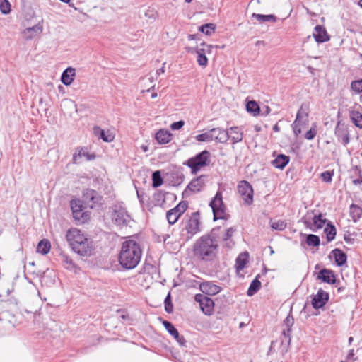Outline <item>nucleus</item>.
I'll return each mask as SVG.
<instances>
[{"label":"nucleus","mask_w":362,"mask_h":362,"mask_svg":"<svg viewBox=\"0 0 362 362\" xmlns=\"http://www.w3.org/2000/svg\"><path fill=\"white\" fill-rule=\"evenodd\" d=\"M220 229V227L214 228L209 233L201 236L195 241L192 247V252L196 259L204 262H211L218 257Z\"/></svg>","instance_id":"nucleus-1"},{"label":"nucleus","mask_w":362,"mask_h":362,"mask_svg":"<svg viewBox=\"0 0 362 362\" xmlns=\"http://www.w3.org/2000/svg\"><path fill=\"white\" fill-rule=\"evenodd\" d=\"M142 250L135 240H127L122 243L118 255L119 265L124 270L136 268L141 261Z\"/></svg>","instance_id":"nucleus-2"},{"label":"nucleus","mask_w":362,"mask_h":362,"mask_svg":"<svg viewBox=\"0 0 362 362\" xmlns=\"http://www.w3.org/2000/svg\"><path fill=\"white\" fill-rule=\"evenodd\" d=\"M66 238L74 252L83 257L90 256L93 254L94 250L93 240L79 229L72 228L68 230Z\"/></svg>","instance_id":"nucleus-3"},{"label":"nucleus","mask_w":362,"mask_h":362,"mask_svg":"<svg viewBox=\"0 0 362 362\" xmlns=\"http://www.w3.org/2000/svg\"><path fill=\"white\" fill-rule=\"evenodd\" d=\"M195 139L199 142H211L215 141L217 143L226 144L229 139V132L222 128L216 127L208 132L197 135Z\"/></svg>","instance_id":"nucleus-4"},{"label":"nucleus","mask_w":362,"mask_h":362,"mask_svg":"<svg viewBox=\"0 0 362 362\" xmlns=\"http://www.w3.org/2000/svg\"><path fill=\"white\" fill-rule=\"evenodd\" d=\"M210 156L211 153L209 151L204 150L195 156L189 158L184 164L191 169L192 174H197L202 168L209 165Z\"/></svg>","instance_id":"nucleus-5"},{"label":"nucleus","mask_w":362,"mask_h":362,"mask_svg":"<svg viewBox=\"0 0 362 362\" xmlns=\"http://www.w3.org/2000/svg\"><path fill=\"white\" fill-rule=\"evenodd\" d=\"M112 220L119 226H126L132 218L126 208L122 204H117L112 208Z\"/></svg>","instance_id":"nucleus-6"},{"label":"nucleus","mask_w":362,"mask_h":362,"mask_svg":"<svg viewBox=\"0 0 362 362\" xmlns=\"http://www.w3.org/2000/svg\"><path fill=\"white\" fill-rule=\"evenodd\" d=\"M81 202L90 209H94L103 204V197L92 189H85L83 191Z\"/></svg>","instance_id":"nucleus-7"},{"label":"nucleus","mask_w":362,"mask_h":362,"mask_svg":"<svg viewBox=\"0 0 362 362\" xmlns=\"http://www.w3.org/2000/svg\"><path fill=\"white\" fill-rule=\"evenodd\" d=\"M209 206L211 207L214 214V220L226 219V206L223 202L222 193L218 191L210 202Z\"/></svg>","instance_id":"nucleus-8"},{"label":"nucleus","mask_w":362,"mask_h":362,"mask_svg":"<svg viewBox=\"0 0 362 362\" xmlns=\"http://www.w3.org/2000/svg\"><path fill=\"white\" fill-rule=\"evenodd\" d=\"M200 214L199 211L192 213L189 219L185 222L183 230L187 233V239H191L200 231Z\"/></svg>","instance_id":"nucleus-9"},{"label":"nucleus","mask_w":362,"mask_h":362,"mask_svg":"<svg viewBox=\"0 0 362 362\" xmlns=\"http://www.w3.org/2000/svg\"><path fill=\"white\" fill-rule=\"evenodd\" d=\"M238 190L244 203L247 205H251L253 202V189L249 182L243 180L238 183Z\"/></svg>","instance_id":"nucleus-10"},{"label":"nucleus","mask_w":362,"mask_h":362,"mask_svg":"<svg viewBox=\"0 0 362 362\" xmlns=\"http://www.w3.org/2000/svg\"><path fill=\"white\" fill-rule=\"evenodd\" d=\"M194 300L199 303L200 309L205 315H210L213 313L214 303L211 298L199 293L195 295Z\"/></svg>","instance_id":"nucleus-11"},{"label":"nucleus","mask_w":362,"mask_h":362,"mask_svg":"<svg viewBox=\"0 0 362 362\" xmlns=\"http://www.w3.org/2000/svg\"><path fill=\"white\" fill-rule=\"evenodd\" d=\"M334 134L338 141L341 142L343 145L346 146L350 142L349 127L341 121L337 122Z\"/></svg>","instance_id":"nucleus-12"},{"label":"nucleus","mask_w":362,"mask_h":362,"mask_svg":"<svg viewBox=\"0 0 362 362\" xmlns=\"http://www.w3.org/2000/svg\"><path fill=\"white\" fill-rule=\"evenodd\" d=\"M84 157L86 160L90 161L95 159L96 156L94 153H89L86 147H78L72 157V163L78 164L81 163L82 158Z\"/></svg>","instance_id":"nucleus-13"},{"label":"nucleus","mask_w":362,"mask_h":362,"mask_svg":"<svg viewBox=\"0 0 362 362\" xmlns=\"http://www.w3.org/2000/svg\"><path fill=\"white\" fill-rule=\"evenodd\" d=\"M328 300L329 293L320 288L317 294L313 296L311 303L315 309H319L324 307Z\"/></svg>","instance_id":"nucleus-14"},{"label":"nucleus","mask_w":362,"mask_h":362,"mask_svg":"<svg viewBox=\"0 0 362 362\" xmlns=\"http://www.w3.org/2000/svg\"><path fill=\"white\" fill-rule=\"evenodd\" d=\"M328 222L322 214H319L313 216L312 223L306 220L304 221V223L307 228H309L313 232H316L319 229L322 228L325 224Z\"/></svg>","instance_id":"nucleus-15"},{"label":"nucleus","mask_w":362,"mask_h":362,"mask_svg":"<svg viewBox=\"0 0 362 362\" xmlns=\"http://www.w3.org/2000/svg\"><path fill=\"white\" fill-rule=\"evenodd\" d=\"M163 325L165 327V329L168 332V333L174 337V339L180 344L181 346H185L186 340L183 336H180L177 329L174 327V325L169 321L163 320Z\"/></svg>","instance_id":"nucleus-16"},{"label":"nucleus","mask_w":362,"mask_h":362,"mask_svg":"<svg viewBox=\"0 0 362 362\" xmlns=\"http://www.w3.org/2000/svg\"><path fill=\"white\" fill-rule=\"evenodd\" d=\"M317 279L321 280L322 282L335 284L337 282L336 276L332 270L328 269H321L317 274Z\"/></svg>","instance_id":"nucleus-17"},{"label":"nucleus","mask_w":362,"mask_h":362,"mask_svg":"<svg viewBox=\"0 0 362 362\" xmlns=\"http://www.w3.org/2000/svg\"><path fill=\"white\" fill-rule=\"evenodd\" d=\"M294 324V318L291 315H288L284 321V325L286 327L282 331V337L284 338H281V343L284 342V340H287L288 344L291 342V327Z\"/></svg>","instance_id":"nucleus-18"},{"label":"nucleus","mask_w":362,"mask_h":362,"mask_svg":"<svg viewBox=\"0 0 362 362\" xmlns=\"http://www.w3.org/2000/svg\"><path fill=\"white\" fill-rule=\"evenodd\" d=\"M313 35L317 43H322L329 40V36L326 29L322 25H316L314 28Z\"/></svg>","instance_id":"nucleus-19"},{"label":"nucleus","mask_w":362,"mask_h":362,"mask_svg":"<svg viewBox=\"0 0 362 362\" xmlns=\"http://www.w3.org/2000/svg\"><path fill=\"white\" fill-rule=\"evenodd\" d=\"M199 288L202 293L209 296L216 295L221 290L220 286L209 281L200 284Z\"/></svg>","instance_id":"nucleus-20"},{"label":"nucleus","mask_w":362,"mask_h":362,"mask_svg":"<svg viewBox=\"0 0 362 362\" xmlns=\"http://www.w3.org/2000/svg\"><path fill=\"white\" fill-rule=\"evenodd\" d=\"M206 177L205 175H201L193 179L187 185V188L193 192H200L205 185Z\"/></svg>","instance_id":"nucleus-21"},{"label":"nucleus","mask_w":362,"mask_h":362,"mask_svg":"<svg viewBox=\"0 0 362 362\" xmlns=\"http://www.w3.org/2000/svg\"><path fill=\"white\" fill-rule=\"evenodd\" d=\"M226 131L229 132V139L233 144L240 142L243 139V132L239 127H231Z\"/></svg>","instance_id":"nucleus-22"},{"label":"nucleus","mask_w":362,"mask_h":362,"mask_svg":"<svg viewBox=\"0 0 362 362\" xmlns=\"http://www.w3.org/2000/svg\"><path fill=\"white\" fill-rule=\"evenodd\" d=\"M309 114V107L308 105L302 104L300 109L298 110L296 117V123L306 124L308 122V117Z\"/></svg>","instance_id":"nucleus-23"},{"label":"nucleus","mask_w":362,"mask_h":362,"mask_svg":"<svg viewBox=\"0 0 362 362\" xmlns=\"http://www.w3.org/2000/svg\"><path fill=\"white\" fill-rule=\"evenodd\" d=\"M236 231V227H230L225 230L222 240L225 243V245L228 248L230 249L235 245V242L232 240V237Z\"/></svg>","instance_id":"nucleus-24"},{"label":"nucleus","mask_w":362,"mask_h":362,"mask_svg":"<svg viewBox=\"0 0 362 362\" xmlns=\"http://www.w3.org/2000/svg\"><path fill=\"white\" fill-rule=\"evenodd\" d=\"M331 253L332 254L335 264L338 267H341L346 264L347 260V256L344 252L339 248L334 249Z\"/></svg>","instance_id":"nucleus-25"},{"label":"nucleus","mask_w":362,"mask_h":362,"mask_svg":"<svg viewBox=\"0 0 362 362\" xmlns=\"http://www.w3.org/2000/svg\"><path fill=\"white\" fill-rule=\"evenodd\" d=\"M75 74V69L69 67L63 71L61 81L65 86H69L73 82Z\"/></svg>","instance_id":"nucleus-26"},{"label":"nucleus","mask_w":362,"mask_h":362,"mask_svg":"<svg viewBox=\"0 0 362 362\" xmlns=\"http://www.w3.org/2000/svg\"><path fill=\"white\" fill-rule=\"evenodd\" d=\"M290 157L284 154H279L272 160V163L274 167L283 170L289 163Z\"/></svg>","instance_id":"nucleus-27"},{"label":"nucleus","mask_w":362,"mask_h":362,"mask_svg":"<svg viewBox=\"0 0 362 362\" xmlns=\"http://www.w3.org/2000/svg\"><path fill=\"white\" fill-rule=\"evenodd\" d=\"M42 31V27L40 25H35L33 27H29L26 28L23 33V37L26 40H31L37 35L41 33Z\"/></svg>","instance_id":"nucleus-28"},{"label":"nucleus","mask_w":362,"mask_h":362,"mask_svg":"<svg viewBox=\"0 0 362 362\" xmlns=\"http://www.w3.org/2000/svg\"><path fill=\"white\" fill-rule=\"evenodd\" d=\"M172 134L165 129H160L155 135V139L160 144H165L170 141Z\"/></svg>","instance_id":"nucleus-29"},{"label":"nucleus","mask_w":362,"mask_h":362,"mask_svg":"<svg viewBox=\"0 0 362 362\" xmlns=\"http://www.w3.org/2000/svg\"><path fill=\"white\" fill-rule=\"evenodd\" d=\"M60 258L64 267L68 270L76 272V266L73 259L66 254L62 253Z\"/></svg>","instance_id":"nucleus-30"},{"label":"nucleus","mask_w":362,"mask_h":362,"mask_svg":"<svg viewBox=\"0 0 362 362\" xmlns=\"http://www.w3.org/2000/svg\"><path fill=\"white\" fill-rule=\"evenodd\" d=\"M252 18H255L259 23H263L264 22L274 23L277 20L276 16L273 14L264 15L254 13L252 14Z\"/></svg>","instance_id":"nucleus-31"},{"label":"nucleus","mask_w":362,"mask_h":362,"mask_svg":"<svg viewBox=\"0 0 362 362\" xmlns=\"http://www.w3.org/2000/svg\"><path fill=\"white\" fill-rule=\"evenodd\" d=\"M248 253L247 252L238 255L235 260V268L238 272L243 270L247 262Z\"/></svg>","instance_id":"nucleus-32"},{"label":"nucleus","mask_w":362,"mask_h":362,"mask_svg":"<svg viewBox=\"0 0 362 362\" xmlns=\"http://www.w3.org/2000/svg\"><path fill=\"white\" fill-rule=\"evenodd\" d=\"M94 133L95 134H99L100 138L102 139L105 142H111L114 140L115 138L114 135L109 131L105 132V130L98 127L94 128Z\"/></svg>","instance_id":"nucleus-33"},{"label":"nucleus","mask_w":362,"mask_h":362,"mask_svg":"<svg viewBox=\"0 0 362 362\" xmlns=\"http://www.w3.org/2000/svg\"><path fill=\"white\" fill-rule=\"evenodd\" d=\"M190 50H195L197 54V61L199 65L202 66H206L208 64V59L205 54V50L203 48L194 49L191 48Z\"/></svg>","instance_id":"nucleus-34"},{"label":"nucleus","mask_w":362,"mask_h":362,"mask_svg":"<svg viewBox=\"0 0 362 362\" xmlns=\"http://www.w3.org/2000/svg\"><path fill=\"white\" fill-rule=\"evenodd\" d=\"M51 244L47 239H42L37 246V252L42 255H47L50 251Z\"/></svg>","instance_id":"nucleus-35"},{"label":"nucleus","mask_w":362,"mask_h":362,"mask_svg":"<svg viewBox=\"0 0 362 362\" xmlns=\"http://www.w3.org/2000/svg\"><path fill=\"white\" fill-rule=\"evenodd\" d=\"M259 276V275H258L256 278H255L250 283V287L247 291V295L248 296H253L255 293H256L260 289L261 282L258 279Z\"/></svg>","instance_id":"nucleus-36"},{"label":"nucleus","mask_w":362,"mask_h":362,"mask_svg":"<svg viewBox=\"0 0 362 362\" xmlns=\"http://www.w3.org/2000/svg\"><path fill=\"white\" fill-rule=\"evenodd\" d=\"M362 215V209L356 204H352L350 206V216L354 222H356Z\"/></svg>","instance_id":"nucleus-37"},{"label":"nucleus","mask_w":362,"mask_h":362,"mask_svg":"<svg viewBox=\"0 0 362 362\" xmlns=\"http://www.w3.org/2000/svg\"><path fill=\"white\" fill-rule=\"evenodd\" d=\"M324 232L326 234V238L328 242L334 239L337 233L336 228L331 222H328L327 223V227L325 228Z\"/></svg>","instance_id":"nucleus-38"},{"label":"nucleus","mask_w":362,"mask_h":362,"mask_svg":"<svg viewBox=\"0 0 362 362\" xmlns=\"http://www.w3.org/2000/svg\"><path fill=\"white\" fill-rule=\"evenodd\" d=\"M246 110L248 112H250L254 116L258 115L260 112L259 106L255 100L248 101L247 103Z\"/></svg>","instance_id":"nucleus-39"},{"label":"nucleus","mask_w":362,"mask_h":362,"mask_svg":"<svg viewBox=\"0 0 362 362\" xmlns=\"http://www.w3.org/2000/svg\"><path fill=\"white\" fill-rule=\"evenodd\" d=\"M350 118L352 122L357 127L362 129V114L358 111H351L350 112Z\"/></svg>","instance_id":"nucleus-40"},{"label":"nucleus","mask_w":362,"mask_h":362,"mask_svg":"<svg viewBox=\"0 0 362 362\" xmlns=\"http://www.w3.org/2000/svg\"><path fill=\"white\" fill-rule=\"evenodd\" d=\"M351 173V177H357L356 179L353 180V184H354L355 185H361L362 183L361 170L358 166H355L352 169Z\"/></svg>","instance_id":"nucleus-41"},{"label":"nucleus","mask_w":362,"mask_h":362,"mask_svg":"<svg viewBox=\"0 0 362 362\" xmlns=\"http://www.w3.org/2000/svg\"><path fill=\"white\" fill-rule=\"evenodd\" d=\"M163 182V180L161 176L160 172L159 170L153 172L152 174V186L156 188L161 186Z\"/></svg>","instance_id":"nucleus-42"},{"label":"nucleus","mask_w":362,"mask_h":362,"mask_svg":"<svg viewBox=\"0 0 362 362\" xmlns=\"http://www.w3.org/2000/svg\"><path fill=\"white\" fill-rule=\"evenodd\" d=\"M144 16L150 22H154L158 17V13L154 8L148 7L146 10Z\"/></svg>","instance_id":"nucleus-43"},{"label":"nucleus","mask_w":362,"mask_h":362,"mask_svg":"<svg viewBox=\"0 0 362 362\" xmlns=\"http://www.w3.org/2000/svg\"><path fill=\"white\" fill-rule=\"evenodd\" d=\"M305 243L309 246L317 247L320 244V239L316 235L309 234L306 236Z\"/></svg>","instance_id":"nucleus-44"},{"label":"nucleus","mask_w":362,"mask_h":362,"mask_svg":"<svg viewBox=\"0 0 362 362\" xmlns=\"http://www.w3.org/2000/svg\"><path fill=\"white\" fill-rule=\"evenodd\" d=\"M270 226L274 230L281 231L287 227V223L283 220L271 221Z\"/></svg>","instance_id":"nucleus-45"},{"label":"nucleus","mask_w":362,"mask_h":362,"mask_svg":"<svg viewBox=\"0 0 362 362\" xmlns=\"http://www.w3.org/2000/svg\"><path fill=\"white\" fill-rule=\"evenodd\" d=\"M215 29L216 25L214 23H206L199 28V30L206 35H211Z\"/></svg>","instance_id":"nucleus-46"},{"label":"nucleus","mask_w":362,"mask_h":362,"mask_svg":"<svg viewBox=\"0 0 362 362\" xmlns=\"http://www.w3.org/2000/svg\"><path fill=\"white\" fill-rule=\"evenodd\" d=\"M72 214L74 219L80 221L82 223H85L88 218V215L86 212H83V209L78 210L77 211H74Z\"/></svg>","instance_id":"nucleus-47"},{"label":"nucleus","mask_w":362,"mask_h":362,"mask_svg":"<svg viewBox=\"0 0 362 362\" xmlns=\"http://www.w3.org/2000/svg\"><path fill=\"white\" fill-rule=\"evenodd\" d=\"M180 216L172 209L167 211L166 218L170 225L175 224Z\"/></svg>","instance_id":"nucleus-48"},{"label":"nucleus","mask_w":362,"mask_h":362,"mask_svg":"<svg viewBox=\"0 0 362 362\" xmlns=\"http://www.w3.org/2000/svg\"><path fill=\"white\" fill-rule=\"evenodd\" d=\"M187 202L182 201L173 209L175 211V212H177L178 216H180L182 214L185 212V211L187 209Z\"/></svg>","instance_id":"nucleus-49"},{"label":"nucleus","mask_w":362,"mask_h":362,"mask_svg":"<svg viewBox=\"0 0 362 362\" xmlns=\"http://www.w3.org/2000/svg\"><path fill=\"white\" fill-rule=\"evenodd\" d=\"M0 11L3 14H8L11 11V4L8 0H0Z\"/></svg>","instance_id":"nucleus-50"},{"label":"nucleus","mask_w":362,"mask_h":362,"mask_svg":"<svg viewBox=\"0 0 362 362\" xmlns=\"http://www.w3.org/2000/svg\"><path fill=\"white\" fill-rule=\"evenodd\" d=\"M164 303H165V310L168 313H173V303H172L171 296H170V293L165 297V299L164 300Z\"/></svg>","instance_id":"nucleus-51"},{"label":"nucleus","mask_w":362,"mask_h":362,"mask_svg":"<svg viewBox=\"0 0 362 362\" xmlns=\"http://www.w3.org/2000/svg\"><path fill=\"white\" fill-rule=\"evenodd\" d=\"M333 176L334 172L329 170L324 171L320 174V178L325 182H331Z\"/></svg>","instance_id":"nucleus-52"},{"label":"nucleus","mask_w":362,"mask_h":362,"mask_svg":"<svg viewBox=\"0 0 362 362\" xmlns=\"http://www.w3.org/2000/svg\"><path fill=\"white\" fill-rule=\"evenodd\" d=\"M351 88L356 93H362V79L352 81L351 83Z\"/></svg>","instance_id":"nucleus-53"},{"label":"nucleus","mask_w":362,"mask_h":362,"mask_svg":"<svg viewBox=\"0 0 362 362\" xmlns=\"http://www.w3.org/2000/svg\"><path fill=\"white\" fill-rule=\"evenodd\" d=\"M316 124H313V127L305 133V138L308 140L313 139L317 134Z\"/></svg>","instance_id":"nucleus-54"},{"label":"nucleus","mask_w":362,"mask_h":362,"mask_svg":"<svg viewBox=\"0 0 362 362\" xmlns=\"http://www.w3.org/2000/svg\"><path fill=\"white\" fill-rule=\"evenodd\" d=\"M81 201L79 199H73L71 201V208L72 210V213L74 211H77L78 210L83 209V206L81 204Z\"/></svg>","instance_id":"nucleus-55"},{"label":"nucleus","mask_w":362,"mask_h":362,"mask_svg":"<svg viewBox=\"0 0 362 362\" xmlns=\"http://www.w3.org/2000/svg\"><path fill=\"white\" fill-rule=\"evenodd\" d=\"M303 123H296V120L292 124L293 133L296 136H298L301 133L300 126L304 125Z\"/></svg>","instance_id":"nucleus-56"},{"label":"nucleus","mask_w":362,"mask_h":362,"mask_svg":"<svg viewBox=\"0 0 362 362\" xmlns=\"http://www.w3.org/2000/svg\"><path fill=\"white\" fill-rule=\"evenodd\" d=\"M184 121L180 120L172 123L170 127L172 130H178L181 129L184 126Z\"/></svg>","instance_id":"nucleus-57"},{"label":"nucleus","mask_w":362,"mask_h":362,"mask_svg":"<svg viewBox=\"0 0 362 362\" xmlns=\"http://www.w3.org/2000/svg\"><path fill=\"white\" fill-rule=\"evenodd\" d=\"M354 349H351L349 350V352L346 356V359L351 361V359L354 357Z\"/></svg>","instance_id":"nucleus-58"},{"label":"nucleus","mask_w":362,"mask_h":362,"mask_svg":"<svg viewBox=\"0 0 362 362\" xmlns=\"http://www.w3.org/2000/svg\"><path fill=\"white\" fill-rule=\"evenodd\" d=\"M163 65H165V64H163ZM164 72H165V66H163L160 69H159L156 71V74L160 75L161 74H163Z\"/></svg>","instance_id":"nucleus-59"},{"label":"nucleus","mask_w":362,"mask_h":362,"mask_svg":"<svg viewBox=\"0 0 362 362\" xmlns=\"http://www.w3.org/2000/svg\"><path fill=\"white\" fill-rule=\"evenodd\" d=\"M273 130L274 132H279L280 131V127H279V125L277 124H276L274 127H273Z\"/></svg>","instance_id":"nucleus-60"},{"label":"nucleus","mask_w":362,"mask_h":362,"mask_svg":"<svg viewBox=\"0 0 362 362\" xmlns=\"http://www.w3.org/2000/svg\"><path fill=\"white\" fill-rule=\"evenodd\" d=\"M187 37L189 40H195V35H189Z\"/></svg>","instance_id":"nucleus-61"},{"label":"nucleus","mask_w":362,"mask_h":362,"mask_svg":"<svg viewBox=\"0 0 362 362\" xmlns=\"http://www.w3.org/2000/svg\"><path fill=\"white\" fill-rule=\"evenodd\" d=\"M270 112V108L268 106L265 107V115H268Z\"/></svg>","instance_id":"nucleus-62"},{"label":"nucleus","mask_w":362,"mask_h":362,"mask_svg":"<svg viewBox=\"0 0 362 362\" xmlns=\"http://www.w3.org/2000/svg\"><path fill=\"white\" fill-rule=\"evenodd\" d=\"M357 358H354L352 361H349L348 359H346L345 361H341L340 362H353L354 361H356Z\"/></svg>","instance_id":"nucleus-63"},{"label":"nucleus","mask_w":362,"mask_h":362,"mask_svg":"<svg viewBox=\"0 0 362 362\" xmlns=\"http://www.w3.org/2000/svg\"><path fill=\"white\" fill-rule=\"evenodd\" d=\"M156 97H157V93H152V95H151V98H156Z\"/></svg>","instance_id":"nucleus-64"}]
</instances>
